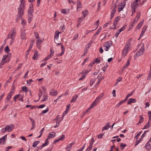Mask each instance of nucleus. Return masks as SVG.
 <instances>
[{
  "instance_id": "obj_2",
  "label": "nucleus",
  "mask_w": 151,
  "mask_h": 151,
  "mask_svg": "<svg viewBox=\"0 0 151 151\" xmlns=\"http://www.w3.org/2000/svg\"><path fill=\"white\" fill-rule=\"evenodd\" d=\"M16 31L15 28H13L12 30H11L10 32L7 36L6 39L11 38L13 40H14L15 37Z\"/></svg>"
},
{
  "instance_id": "obj_5",
  "label": "nucleus",
  "mask_w": 151,
  "mask_h": 151,
  "mask_svg": "<svg viewBox=\"0 0 151 151\" xmlns=\"http://www.w3.org/2000/svg\"><path fill=\"white\" fill-rule=\"evenodd\" d=\"M20 2L21 4L19 5V7L18 8V10H19V12L20 13V11H24L25 9V1L23 0H20Z\"/></svg>"
},
{
  "instance_id": "obj_13",
  "label": "nucleus",
  "mask_w": 151,
  "mask_h": 151,
  "mask_svg": "<svg viewBox=\"0 0 151 151\" xmlns=\"http://www.w3.org/2000/svg\"><path fill=\"white\" fill-rule=\"evenodd\" d=\"M18 15L17 16V17L16 20V22H17L18 20L20 18H21V19L22 18V15L23 13V11H22L20 10V13L19 12V10H18Z\"/></svg>"
},
{
  "instance_id": "obj_17",
  "label": "nucleus",
  "mask_w": 151,
  "mask_h": 151,
  "mask_svg": "<svg viewBox=\"0 0 151 151\" xmlns=\"http://www.w3.org/2000/svg\"><path fill=\"white\" fill-rule=\"evenodd\" d=\"M29 120L31 121L32 124V127L30 129L32 130L35 128V121L34 120L31 118H29Z\"/></svg>"
},
{
  "instance_id": "obj_57",
  "label": "nucleus",
  "mask_w": 151,
  "mask_h": 151,
  "mask_svg": "<svg viewBox=\"0 0 151 151\" xmlns=\"http://www.w3.org/2000/svg\"><path fill=\"white\" fill-rule=\"evenodd\" d=\"M65 138V135H62L59 138H58L60 140H63Z\"/></svg>"
},
{
  "instance_id": "obj_58",
  "label": "nucleus",
  "mask_w": 151,
  "mask_h": 151,
  "mask_svg": "<svg viewBox=\"0 0 151 151\" xmlns=\"http://www.w3.org/2000/svg\"><path fill=\"white\" fill-rule=\"evenodd\" d=\"M120 146V147H123V148H122V150H123L124 149V148L127 146V145L126 144H124L123 143H122L121 144Z\"/></svg>"
},
{
  "instance_id": "obj_60",
  "label": "nucleus",
  "mask_w": 151,
  "mask_h": 151,
  "mask_svg": "<svg viewBox=\"0 0 151 151\" xmlns=\"http://www.w3.org/2000/svg\"><path fill=\"white\" fill-rule=\"evenodd\" d=\"M94 62L96 63H99L100 62V60H99V58H97L95 60Z\"/></svg>"
},
{
  "instance_id": "obj_27",
  "label": "nucleus",
  "mask_w": 151,
  "mask_h": 151,
  "mask_svg": "<svg viewBox=\"0 0 151 151\" xmlns=\"http://www.w3.org/2000/svg\"><path fill=\"white\" fill-rule=\"evenodd\" d=\"M42 90H39V93H38L39 99L37 101H35V102H36L37 101H39V100L40 99V98L42 95Z\"/></svg>"
},
{
  "instance_id": "obj_40",
  "label": "nucleus",
  "mask_w": 151,
  "mask_h": 151,
  "mask_svg": "<svg viewBox=\"0 0 151 151\" xmlns=\"http://www.w3.org/2000/svg\"><path fill=\"white\" fill-rule=\"evenodd\" d=\"M22 89L23 91H24L26 92H28V90L27 89V88L25 86L22 87Z\"/></svg>"
},
{
  "instance_id": "obj_11",
  "label": "nucleus",
  "mask_w": 151,
  "mask_h": 151,
  "mask_svg": "<svg viewBox=\"0 0 151 151\" xmlns=\"http://www.w3.org/2000/svg\"><path fill=\"white\" fill-rule=\"evenodd\" d=\"M21 37L22 40H26V39L25 30L24 29L21 30Z\"/></svg>"
},
{
  "instance_id": "obj_6",
  "label": "nucleus",
  "mask_w": 151,
  "mask_h": 151,
  "mask_svg": "<svg viewBox=\"0 0 151 151\" xmlns=\"http://www.w3.org/2000/svg\"><path fill=\"white\" fill-rule=\"evenodd\" d=\"M95 142V140L92 137L91 139V141L89 142V147L86 149L85 151H89L91 150L93 147V145Z\"/></svg>"
},
{
  "instance_id": "obj_37",
  "label": "nucleus",
  "mask_w": 151,
  "mask_h": 151,
  "mask_svg": "<svg viewBox=\"0 0 151 151\" xmlns=\"http://www.w3.org/2000/svg\"><path fill=\"white\" fill-rule=\"evenodd\" d=\"M72 146L71 144H69L67 146L66 149L68 151H69L71 150Z\"/></svg>"
},
{
  "instance_id": "obj_7",
  "label": "nucleus",
  "mask_w": 151,
  "mask_h": 151,
  "mask_svg": "<svg viewBox=\"0 0 151 151\" xmlns=\"http://www.w3.org/2000/svg\"><path fill=\"white\" fill-rule=\"evenodd\" d=\"M116 4H115L114 6L112 8H111V18L110 19H112L113 18L114 16V15L115 12L116 10Z\"/></svg>"
},
{
  "instance_id": "obj_31",
  "label": "nucleus",
  "mask_w": 151,
  "mask_h": 151,
  "mask_svg": "<svg viewBox=\"0 0 151 151\" xmlns=\"http://www.w3.org/2000/svg\"><path fill=\"white\" fill-rule=\"evenodd\" d=\"M4 51L5 52L7 53H9L10 52V50L8 46H7L5 47L4 48Z\"/></svg>"
},
{
  "instance_id": "obj_32",
  "label": "nucleus",
  "mask_w": 151,
  "mask_h": 151,
  "mask_svg": "<svg viewBox=\"0 0 151 151\" xmlns=\"http://www.w3.org/2000/svg\"><path fill=\"white\" fill-rule=\"evenodd\" d=\"M139 19H138V18H136V17H135V18L134 19V21H133V22L132 23V26L133 25H134V24L135 23L137 22V21Z\"/></svg>"
},
{
  "instance_id": "obj_55",
  "label": "nucleus",
  "mask_w": 151,
  "mask_h": 151,
  "mask_svg": "<svg viewBox=\"0 0 151 151\" xmlns=\"http://www.w3.org/2000/svg\"><path fill=\"white\" fill-rule=\"evenodd\" d=\"M122 78L121 77H119L118 78H117L116 80V81H117V83H119V82H120L122 81Z\"/></svg>"
},
{
  "instance_id": "obj_29",
  "label": "nucleus",
  "mask_w": 151,
  "mask_h": 151,
  "mask_svg": "<svg viewBox=\"0 0 151 151\" xmlns=\"http://www.w3.org/2000/svg\"><path fill=\"white\" fill-rule=\"evenodd\" d=\"M96 80V79L95 78H93L91 79L90 81V86H91L94 83L95 81Z\"/></svg>"
},
{
  "instance_id": "obj_54",
  "label": "nucleus",
  "mask_w": 151,
  "mask_h": 151,
  "mask_svg": "<svg viewBox=\"0 0 151 151\" xmlns=\"http://www.w3.org/2000/svg\"><path fill=\"white\" fill-rule=\"evenodd\" d=\"M86 144L85 143L84 145H83V146H82V147L80 148V149L77 150H76V151H82V150H83L84 148H85V145H86Z\"/></svg>"
},
{
  "instance_id": "obj_3",
  "label": "nucleus",
  "mask_w": 151,
  "mask_h": 151,
  "mask_svg": "<svg viewBox=\"0 0 151 151\" xmlns=\"http://www.w3.org/2000/svg\"><path fill=\"white\" fill-rule=\"evenodd\" d=\"M33 12L32 7L30 6L28 10V22L30 23L32 21V19L33 17L32 13Z\"/></svg>"
},
{
  "instance_id": "obj_28",
  "label": "nucleus",
  "mask_w": 151,
  "mask_h": 151,
  "mask_svg": "<svg viewBox=\"0 0 151 151\" xmlns=\"http://www.w3.org/2000/svg\"><path fill=\"white\" fill-rule=\"evenodd\" d=\"M150 142H148L145 146V147L147 149H150L151 148V146H150V144H149Z\"/></svg>"
},
{
  "instance_id": "obj_18",
  "label": "nucleus",
  "mask_w": 151,
  "mask_h": 151,
  "mask_svg": "<svg viewBox=\"0 0 151 151\" xmlns=\"http://www.w3.org/2000/svg\"><path fill=\"white\" fill-rule=\"evenodd\" d=\"M39 56V55L38 54V52L37 51H36L34 54V55L32 57V59L34 60H37Z\"/></svg>"
},
{
  "instance_id": "obj_36",
  "label": "nucleus",
  "mask_w": 151,
  "mask_h": 151,
  "mask_svg": "<svg viewBox=\"0 0 151 151\" xmlns=\"http://www.w3.org/2000/svg\"><path fill=\"white\" fill-rule=\"evenodd\" d=\"M43 96L44 97V99L42 101H47L48 99V97L47 95H44Z\"/></svg>"
},
{
  "instance_id": "obj_25",
  "label": "nucleus",
  "mask_w": 151,
  "mask_h": 151,
  "mask_svg": "<svg viewBox=\"0 0 151 151\" xmlns=\"http://www.w3.org/2000/svg\"><path fill=\"white\" fill-rule=\"evenodd\" d=\"M40 141H36L34 142L32 145V147H35L39 143Z\"/></svg>"
},
{
  "instance_id": "obj_46",
  "label": "nucleus",
  "mask_w": 151,
  "mask_h": 151,
  "mask_svg": "<svg viewBox=\"0 0 151 151\" xmlns=\"http://www.w3.org/2000/svg\"><path fill=\"white\" fill-rule=\"evenodd\" d=\"M110 127L108 126H104L102 129V131H103L105 130H107Z\"/></svg>"
},
{
  "instance_id": "obj_30",
  "label": "nucleus",
  "mask_w": 151,
  "mask_h": 151,
  "mask_svg": "<svg viewBox=\"0 0 151 151\" xmlns=\"http://www.w3.org/2000/svg\"><path fill=\"white\" fill-rule=\"evenodd\" d=\"M150 126V122H149L146 124V125L144 126V128H143V129H148L149 127Z\"/></svg>"
},
{
  "instance_id": "obj_16",
  "label": "nucleus",
  "mask_w": 151,
  "mask_h": 151,
  "mask_svg": "<svg viewBox=\"0 0 151 151\" xmlns=\"http://www.w3.org/2000/svg\"><path fill=\"white\" fill-rule=\"evenodd\" d=\"M137 101L136 99H134L132 98H130L127 101V104H129L132 103H135Z\"/></svg>"
},
{
  "instance_id": "obj_44",
  "label": "nucleus",
  "mask_w": 151,
  "mask_h": 151,
  "mask_svg": "<svg viewBox=\"0 0 151 151\" xmlns=\"http://www.w3.org/2000/svg\"><path fill=\"white\" fill-rule=\"evenodd\" d=\"M139 117L140 119L139 122V123H140L141 124L142 123L144 119L142 116H140Z\"/></svg>"
},
{
  "instance_id": "obj_9",
  "label": "nucleus",
  "mask_w": 151,
  "mask_h": 151,
  "mask_svg": "<svg viewBox=\"0 0 151 151\" xmlns=\"http://www.w3.org/2000/svg\"><path fill=\"white\" fill-rule=\"evenodd\" d=\"M139 4L138 3H135L132 2L131 4V8L132 9H134V12H135L136 9L138 6Z\"/></svg>"
},
{
  "instance_id": "obj_23",
  "label": "nucleus",
  "mask_w": 151,
  "mask_h": 151,
  "mask_svg": "<svg viewBox=\"0 0 151 151\" xmlns=\"http://www.w3.org/2000/svg\"><path fill=\"white\" fill-rule=\"evenodd\" d=\"M69 9H62V11L61 12V13L66 14L69 12Z\"/></svg>"
},
{
  "instance_id": "obj_41",
  "label": "nucleus",
  "mask_w": 151,
  "mask_h": 151,
  "mask_svg": "<svg viewBox=\"0 0 151 151\" xmlns=\"http://www.w3.org/2000/svg\"><path fill=\"white\" fill-rule=\"evenodd\" d=\"M20 96V95L19 94H18L14 96L13 97L14 101L16 102L17 100V99L19 98Z\"/></svg>"
},
{
  "instance_id": "obj_56",
  "label": "nucleus",
  "mask_w": 151,
  "mask_h": 151,
  "mask_svg": "<svg viewBox=\"0 0 151 151\" xmlns=\"http://www.w3.org/2000/svg\"><path fill=\"white\" fill-rule=\"evenodd\" d=\"M120 5L123 6V7H124L126 5V2L125 1H123L121 2Z\"/></svg>"
},
{
  "instance_id": "obj_24",
  "label": "nucleus",
  "mask_w": 151,
  "mask_h": 151,
  "mask_svg": "<svg viewBox=\"0 0 151 151\" xmlns=\"http://www.w3.org/2000/svg\"><path fill=\"white\" fill-rule=\"evenodd\" d=\"M130 60L129 59H128L127 63L123 66V69H124L126 68L130 64Z\"/></svg>"
},
{
  "instance_id": "obj_20",
  "label": "nucleus",
  "mask_w": 151,
  "mask_h": 151,
  "mask_svg": "<svg viewBox=\"0 0 151 151\" xmlns=\"http://www.w3.org/2000/svg\"><path fill=\"white\" fill-rule=\"evenodd\" d=\"M98 103L95 100V101L93 102L90 107L89 108V109H91L95 107L96 105H97Z\"/></svg>"
},
{
  "instance_id": "obj_49",
  "label": "nucleus",
  "mask_w": 151,
  "mask_h": 151,
  "mask_svg": "<svg viewBox=\"0 0 151 151\" xmlns=\"http://www.w3.org/2000/svg\"><path fill=\"white\" fill-rule=\"evenodd\" d=\"M92 42L90 41L89 43H88L86 45L88 47H89L90 48V47H91V46L92 44Z\"/></svg>"
},
{
  "instance_id": "obj_51",
  "label": "nucleus",
  "mask_w": 151,
  "mask_h": 151,
  "mask_svg": "<svg viewBox=\"0 0 151 151\" xmlns=\"http://www.w3.org/2000/svg\"><path fill=\"white\" fill-rule=\"evenodd\" d=\"M108 66V65H106L102 68V70L104 72L106 71Z\"/></svg>"
},
{
  "instance_id": "obj_39",
  "label": "nucleus",
  "mask_w": 151,
  "mask_h": 151,
  "mask_svg": "<svg viewBox=\"0 0 151 151\" xmlns=\"http://www.w3.org/2000/svg\"><path fill=\"white\" fill-rule=\"evenodd\" d=\"M144 50H145V47H144V45H143L141 47L139 50L140 51V52H141L142 53H143Z\"/></svg>"
},
{
  "instance_id": "obj_34",
  "label": "nucleus",
  "mask_w": 151,
  "mask_h": 151,
  "mask_svg": "<svg viewBox=\"0 0 151 151\" xmlns=\"http://www.w3.org/2000/svg\"><path fill=\"white\" fill-rule=\"evenodd\" d=\"M101 30V27H100L99 28V29H98L97 32L95 33V35L93 36V37H95L96 36L98 35L99 34V33Z\"/></svg>"
},
{
  "instance_id": "obj_61",
  "label": "nucleus",
  "mask_w": 151,
  "mask_h": 151,
  "mask_svg": "<svg viewBox=\"0 0 151 151\" xmlns=\"http://www.w3.org/2000/svg\"><path fill=\"white\" fill-rule=\"evenodd\" d=\"M8 55H4L1 61H4V60L6 59Z\"/></svg>"
},
{
  "instance_id": "obj_21",
  "label": "nucleus",
  "mask_w": 151,
  "mask_h": 151,
  "mask_svg": "<svg viewBox=\"0 0 151 151\" xmlns=\"http://www.w3.org/2000/svg\"><path fill=\"white\" fill-rule=\"evenodd\" d=\"M77 9L81 8L82 7V5L80 0H78L77 1Z\"/></svg>"
},
{
  "instance_id": "obj_33",
  "label": "nucleus",
  "mask_w": 151,
  "mask_h": 151,
  "mask_svg": "<svg viewBox=\"0 0 151 151\" xmlns=\"http://www.w3.org/2000/svg\"><path fill=\"white\" fill-rule=\"evenodd\" d=\"M124 7H123L121 5H119L118 7V12H120L121 11H122Z\"/></svg>"
},
{
  "instance_id": "obj_63",
  "label": "nucleus",
  "mask_w": 151,
  "mask_h": 151,
  "mask_svg": "<svg viewBox=\"0 0 151 151\" xmlns=\"http://www.w3.org/2000/svg\"><path fill=\"white\" fill-rule=\"evenodd\" d=\"M9 106V105L8 104H5L4 107L3 108V109L1 110V111H4L7 107L8 106Z\"/></svg>"
},
{
  "instance_id": "obj_59",
  "label": "nucleus",
  "mask_w": 151,
  "mask_h": 151,
  "mask_svg": "<svg viewBox=\"0 0 151 151\" xmlns=\"http://www.w3.org/2000/svg\"><path fill=\"white\" fill-rule=\"evenodd\" d=\"M117 22H116V21H114V23L113 25L114 26V27L113 28H111V29H116V26L117 24Z\"/></svg>"
},
{
  "instance_id": "obj_53",
  "label": "nucleus",
  "mask_w": 151,
  "mask_h": 151,
  "mask_svg": "<svg viewBox=\"0 0 151 151\" xmlns=\"http://www.w3.org/2000/svg\"><path fill=\"white\" fill-rule=\"evenodd\" d=\"M7 61H6L7 62ZM5 62H6V61H1L0 63V68H2L3 65L4 64Z\"/></svg>"
},
{
  "instance_id": "obj_47",
  "label": "nucleus",
  "mask_w": 151,
  "mask_h": 151,
  "mask_svg": "<svg viewBox=\"0 0 151 151\" xmlns=\"http://www.w3.org/2000/svg\"><path fill=\"white\" fill-rule=\"evenodd\" d=\"M34 35L36 38H38L39 35L38 33L37 32H34Z\"/></svg>"
},
{
  "instance_id": "obj_42",
  "label": "nucleus",
  "mask_w": 151,
  "mask_h": 151,
  "mask_svg": "<svg viewBox=\"0 0 151 151\" xmlns=\"http://www.w3.org/2000/svg\"><path fill=\"white\" fill-rule=\"evenodd\" d=\"M65 26L64 24H63V25L61 26L60 28V31H63L65 30Z\"/></svg>"
},
{
  "instance_id": "obj_15",
  "label": "nucleus",
  "mask_w": 151,
  "mask_h": 151,
  "mask_svg": "<svg viewBox=\"0 0 151 151\" xmlns=\"http://www.w3.org/2000/svg\"><path fill=\"white\" fill-rule=\"evenodd\" d=\"M55 133L54 132H50L49 134L47 139H49L51 138H53L55 136Z\"/></svg>"
},
{
  "instance_id": "obj_26",
  "label": "nucleus",
  "mask_w": 151,
  "mask_h": 151,
  "mask_svg": "<svg viewBox=\"0 0 151 151\" xmlns=\"http://www.w3.org/2000/svg\"><path fill=\"white\" fill-rule=\"evenodd\" d=\"M143 22L144 20H142L141 22H140L138 24L137 26V27L138 29H140L142 25H143Z\"/></svg>"
},
{
  "instance_id": "obj_12",
  "label": "nucleus",
  "mask_w": 151,
  "mask_h": 151,
  "mask_svg": "<svg viewBox=\"0 0 151 151\" xmlns=\"http://www.w3.org/2000/svg\"><path fill=\"white\" fill-rule=\"evenodd\" d=\"M68 112V111H67V110H65V111L63 113V116L62 117V118H59V115L57 116V117H56V119H57V121H59V122L61 121L63 119V117L66 114H67V113Z\"/></svg>"
},
{
  "instance_id": "obj_8",
  "label": "nucleus",
  "mask_w": 151,
  "mask_h": 151,
  "mask_svg": "<svg viewBox=\"0 0 151 151\" xmlns=\"http://www.w3.org/2000/svg\"><path fill=\"white\" fill-rule=\"evenodd\" d=\"M14 127V125L13 124L11 125H7L5 127L6 130L5 131H6L7 132H11L12 130Z\"/></svg>"
},
{
  "instance_id": "obj_22",
  "label": "nucleus",
  "mask_w": 151,
  "mask_h": 151,
  "mask_svg": "<svg viewBox=\"0 0 151 151\" xmlns=\"http://www.w3.org/2000/svg\"><path fill=\"white\" fill-rule=\"evenodd\" d=\"M61 33L60 32H59L58 31H57L55 32V38L57 39L59 37V34Z\"/></svg>"
},
{
  "instance_id": "obj_52",
  "label": "nucleus",
  "mask_w": 151,
  "mask_h": 151,
  "mask_svg": "<svg viewBox=\"0 0 151 151\" xmlns=\"http://www.w3.org/2000/svg\"><path fill=\"white\" fill-rule=\"evenodd\" d=\"M149 130L145 131L143 134L141 136V138H143L145 136V135L146 133L149 132Z\"/></svg>"
},
{
  "instance_id": "obj_38",
  "label": "nucleus",
  "mask_w": 151,
  "mask_h": 151,
  "mask_svg": "<svg viewBox=\"0 0 151 151\" xmlns=\"http://www.w3.org/2000/svg\"><path fill=\"white\" fill-rule=\"evenodd\" d=\"M78 97V96L76 95L75 96H73L72 97V99L70 101V103H72V102H75V100L77 99V98Z\"/></svg>"
},
{
  "instance_id": "obj_64",
  "label": "nucleus",
  "mask_w": 151,
  "mask_h": 151,
  "mask_svg": "<svg viewBox=\"0 0 151 151\" xmlns=\"http://www.w3.org/2000/svg\"><path fill=\"white\" fill-rule=\"evenodd\" d=\"M120 33V32H119L118 30H116V33L115 34V36L116 37H117L119 34Z\"/></svg>"
},
{
  "instance_id": "obj_14",
  "label": "nucleus",
  "mask_w": 151,
  "mask_h": 151,
  "mask_svg": "<svg viewBox=\"0 0 151 151\" xmlns=\"http://www.w3.org/2000/svg\"><path fill=\"white\" fill-rule=\"evenodd\" d=\"M143 54V53H142L140 52V51L139 50L134 55V60L136 59L138 57L142 55Z\"/></svg>"
},
{
  "instance_id": "obj_19",
  "label": "nucleus",
  "mask_w": 151,
  "mask_h": 151,
  "mask_svg": "<svg viewBox=\"0 0 151 151\" xmlns=\"http://www.w3.org/2000/svg\"><path fill=\"white\" fill-rule=\"evenodd\" d=\"M12 96V95L8 93L7 96L5 99V103H6L9 101V100L11 98Z\"/></svg>"
},
{
  "instance_id": "obj_45",
  "label": "nucleus",
  "mask_w": 151,
  "mask_h": 151,
  "mask_svg": "<svg viewBox=\"0 0 151 151\" xmlns=\"http://www.w3.org/2000/svg\"><path fill=\"white\" fill-rule=\"evenodd\" d=\"M49 110V109L48 108H47L45 110H43L42 112V113L40 114V115H41L43 113H46Z\"/></svg>"
},
{
  "instance_id": "obj_48",
  "label": "nucleus",
  "mask_w": 151,
  "mask_h": 151,
  "mask_svg": "<svg viewBox=\"0 0 151 151\" xmlns=\"http://www.w3.org/2000/svg\"><path fill=\"white\" fill-rule=\"evenodd\" d=\"M78 34H76L73 37V40H76L78 39Z\"/></svg>"
},
{
  "instance_id": "obj_62",
  "label": "nucleus",
  "mask_w": 151,
  "mask_h": 151,
  "mask_svg": "<svg viewBox=\"0 0 151 151\" xmlns=\"http://www.w3.org/2000/svg\"><path fill=\"white\" fill-rule=\"evenodd\" d=\"M151 79V72H150L147 78V80H149Z\"/></svg>"
},
{
  "instance_id": "obj_50",
  "label": "nucleus",
  "mask_w": 151,
  "mask_h": 151,
  "mask_svg": "<svg viewBox=\"0 0 151 151\" xmlns=\"http://www.w3.org/2000/svg\"><path fill=\"white\" fill-rule=\"evenodd\" d=\"M48 139H47V138L45 139V143L42 144L43 146H47L48 145Z\"/></svg>"
},
{
  "instance_id": "obj_43",
  "label": "nucleus",
  "mask_w": 151,
  "mask_h": 151,
  "mask_svg": "<svg viewBox=\"0 0 151 151\" xmlns=\"http://www.w3.org/2000/svg\"><path fill=\"white\" fill-rule=\"evenodd\" d=\"M126 26H123L121 28L119 29H118V30L120 32H122V31H123L124 30L126 29Z\"/></svg>"
},
{
  "instance_id": "obj_10",
  "label": "nucleus",
  "mask_w": 151,
  "mask_h": 151,
  "mask_svg": "<svg viewBox=\"0 0 151 151\" xmlns=\"http://www.w3.org/2000/svg\"><path fill=\"white\" fill-rule=\"evenodd\" d=\"M58 93V92L57 91L51 89L50 91L49 94L52 96H56L57 95Z\"/></svg>"
},
{
  "instance_id": "obj_35",
  "label": "nucleus",
  "mask_w": 151,
  "mask_h": 151,
  "mask_svg": "<svg viewBox=\"0 0 151 151\" xmlns=\"http://www.w3.org/2000/svg\"><path fill=\"white\" fill-rule=\"evenodd\" d=\"M15 92V88L14 87H13L12 88L10 91L9 93L11 94L12 95Z\"/></svg>"
},
{
  "instance_id": "obj_4",
  "label": "nucleus",
  "mask_w": 151,
  "mask_h": 151,
  "mask_svg": "<svg viewBox=\"0 0 151 151\" xmlns=\"http://www.w3.org/2000/svg\"><path fill=\"white\" fill-rule=\"evenodd\" d=\"M112 42L111 41H108L105 43L104 46L105 47L104 50L106 51H108L109 48L112 45Z\"/></svg>"
},
{
  "instance_id": "obj_1",
  "label": "nucleus",
  "mask_w": 151,
  "mask_h": 151,
  "mask_svg": "<svg viewBox=\"0 0 151 151\" xmlns=\"http://www.w3.org/2000/svg\"><path fill=\"white\" fill-rule=\"evenodd\" d=\"M132 40V38H130L126 42V45H125L122 54L126 56L128 53V49L131 45V42Z\"/></svg>"
}]
</instances>
